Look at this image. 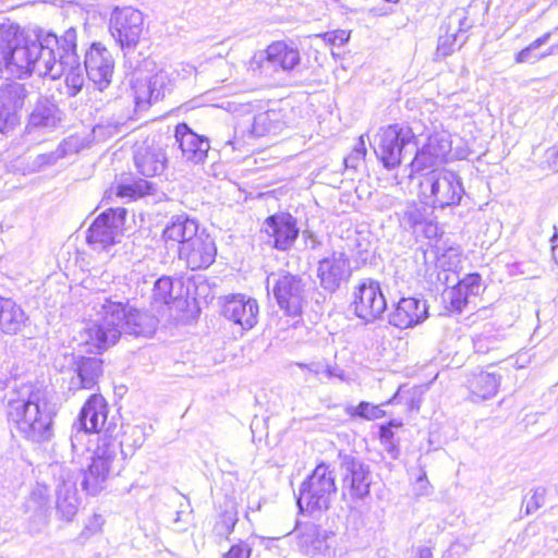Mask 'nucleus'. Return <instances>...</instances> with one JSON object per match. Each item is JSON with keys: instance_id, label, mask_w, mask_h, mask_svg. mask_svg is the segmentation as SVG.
<instances>
[{"instance_id": "28", "label": "nucleus", "mask_w": 558, "mask_h": 558, "mask_svg": "<svg viewBox=\"0 0 558 558\" xmlns=\"http://www.w3.org/2000/svg\"><path fill=\"white\" fill-rule=\"evenodd\" d=\"M62 112L58 106L46 97H40L28 116L26 130H51L61 122Z\"/></svg>"}, {"instance_id": "31", "label": "nucleus", "mask_w": 558, "mask_h": 558, "mask_svg": "<svg viewBox=\"0 0 558 558\" xmlns=\"http://www.w3.org/2000/svg\"><path fill=\"white\" fill-rule=\"evenodd\" d=\"M500 379L501 376L496 373L477 369L469 376L468 388L474 397L487 400L497 393Z\"/></svg>"}, {"instance_id": "55", "label": "nucleus", "mask_w": 558, "mask_h": 558, "mask_svg": "<svg viewBox=\"0 0 558 558\" xmlns=\"http://www.w3.org/2000/svg\"><path fill=\"white\" fill-rule=\"evenodd\" d=\"M302 236L305 241V244L308 245L311 250H315L320 245L319 239L311 230H304L302 232Z\"/></svg>"}, {"instance_id": "19", "label": "nucleus", "mask_w": 558, "mask_h": 558, "mask_svg": "<svg viewBox=\"0 0 558 558\" xmlns=\"http://www.w3.org/2000/svg\"><path fill=\"white\" fill-rule=\"evenodd\" d=\"M174 138L182 159L192 165H202L208 157L209 140L195 133L186 123H179L174 130Z\"/></svg>"}, {"instance_id": "16", "label": "nucleus", "mask_w": 558, "mask_h": 558, "mask_svg": "<svg viewBox=\"0 0 558 558\" xmlns=\"http://www.w3.org/2000/svg\"><path fill=\"white\" fill-rule=\"evenodd\" d=\"M113 69L111 52L101 44L94 43L85 53L84 70L98 90L102 92L110 85Z\"/></svg>"}, {"instance_id": "42", "label": "nucleus", "mask_w": 558, "mask_h": 558, "mask_svg": "<svg viewBox=\"0 0 558 558\" xmlns=\"http://www.w3.org/2000/svg\"><path fill=\"white\" fill-rule=\"evenodd\" d=\"M123 123L106 121L96 124L93 128V136L96 141H106L120 133Z\"/></svg>"}, {"instance_id": "14", "label": "nucleus", "mask_w": 558, "mask_h": 558, "mask_svg": "<svg viewBox=\"0 0 558 558\" xmlns=\"http://www.w3.org/2000/svg\"><path fill=\"white\" fill-rule=\"evenodd\" d=\"M262 232L267 236V243L278 251H289L295 243L300 229L296 218L290 213H276L267 217L263 223Z\"/></svg>"}, {"instance_id": "20", "label": "nucleus", "mask_w": 558, "mask_h": 558, "mask_svg": "<svg viewBox=\"0 0 558 558\" xmlns=\"http://www.w3.org/2000/svg\"><path fill=\"white\" fill-rule=\"evenodd\" d=\"M451 150V144L442 135H432L427 142L414 149L415 156L410 162L412 172H421L444 163Z\"/></svg>"}, {"instance_id": "24", "label": "nucleus", "mask_w": 558, "mask_h": 558, "mask_svg": "<svg viewBox=\"0 0 558 558\" xmlns=\"http://www.w3.org/2000/svg\"><path fill=\"white\" fill-rule=\"evenodd\" d=\"M428 317V306L425 300L418 298H402L389 313V324L399 328H413Z\"/></svg>"}, {"instance_id": "25", "label": "nucleus", "mask_w": 558, "mask_h": 558, "mask_svg": "<svg viewBox=\"0 0 558 558\" xmlns=\"http://www.w3.org/2000/svg\"><path fill=\"white\" fill-rule=\"evenodd\" d=\"M134 163L137 171L146 178L160 175L168 163L166 148L157 143H144L135 149Z\"/></svg>"}, {"instance_id": "13", "label": "nucleus", "mask_w": 558, "mask_h": 558, "mask_svg": "<svg viewBox=\"0 0 558 558\" xmlns=\"http://www.w3.org/2000/svg\"><path fill=\"white\" fill-rule=\"evenodd\" d=\"M351 304L354 314L365 323L375 322L387 308V301L378 281L366 279L354 291Z\"/></svg>"}, {"instance_id": "15", "label": "nucleus", "mask_w": 558, "mask_h": 558, "mask_svg": "<svg viewBox=\"0 0 558 558\" xmlns=\"http://www.w3.org/2000/svg\"><path fill=\"white\" fill-rule=\"evenodd\" d=\"M180 260L191 270L208 268L216 259L217 246L214 238L202 229L191 241L180 245L177 251Z\"/></svg>"}, {"instance_id": "41", "label": "nucleus", "mask_w": 558, "mask_h": 558, "mask_svg": "<svg viewBox=\"0 0 558 558\" xmlns=\"http://www.w3.org/2000/svg\"><path fill=\"white\" fill-rule=\"evenodd\" d=\"M132 88L136 106L150 105L157 101L147 80H136Z\"/></svg>"}, {"instance_id": "60", "label": "nucleus", "mask_w": 558, "mask_h": 558, "mask_svg": "<svg viewBox=\"0 0 558 558\" xmlns=\"http://www.w3.org/2000/svg\"><path fill=\"white\" fill-rule=\"evenodd\" d=\"M484 340L485 339L481 336H478L474 339V347L477 352H484V345H483Z\"/></svg>"}, {"instance_id": "17", "label": "nucleus", "mask_w": 558, "mask_h": 558, "mask_svg": "<svg viewBox=\"0 0 558 558\" xmlns=\"http://www.w3.org/2000/svg\"><path fill=\"white\" fill-rule=\"evenodd\" d=\"M198 220L186 213L172 215L161 232V241L167 248H180V245L191 241L201 233Z\"/></svg>"}, {"instance_id": "7", "label": "nucleus", "mask_w": 558, "mask_h": 558, "mask_svg": "<svg viewBox=\"0 0 558 558\" xmlns=\"http://www.w3.org/2000/svg\"><path fill=\"white\" fill-rule=\"evenodd\" d=\"M121 469V460L117 458V446L111 442H101L88 469L83 472L82 489L87 495H98L105 489L109 475L120 473Z\"/></svg>"}, {"instance_id": "12", "label": "nucleus", "mask_w": 558, "mask_h": 558, "mask_svg": "<svg viewBox=\"0 0 558 558\" xmlns=\"http://www.w3.org/2000/svg\"><path fill=\"white\" fill-rule=\"evenodd\" d=\"M339 468L342 487L354 500H363L369 495L372 474L369 465L353 454L339 453Z\"/></svg>"}, {"instance_id": "56", "label": "nucleus", "mask_w": 558, "mask_h": 558, "mask_svg": "<svg viewBox=\"0 0 558 558\" xmlns=\"http://www.w3.org/2000/svg\"><path fill=\"white\" fill-rule=\"evenodd\" d=\"M379 439L380 441L397 440L395 432L389 426L381 425L379 427Z\"/></svg>"}, {"instance_id": "9", "label": "nucleus", "mask_w": 558, "mask_h": 558, "mask_svg": "<svg viewBox=\"0 0 558 558\" xmlns=\"http://www.w3.org/2000/svg\"><path fill=\"white\" fill-rule=\"evenodd\" d=\"M300 62L299 48L293 43L279 40L271 43L265 50L255 52L250 61V68L265 76H272L278 71L294 70Z\"/></svg>"}, {"instance_id": "57", "label": "nucleus", "mask_w": 558, "mask_h": 558, "mask_svg": "<svg viewBox=\"0 0 558 558\" xmlns=\"http://www.w3.org/2000/svg\"><path fill=\"white\" fill-rule=\"evenodd\" d=\"M420 230L424 231L426 238H433L437 234V226L433 222V216L430 217V221L425 226H422Z\"/></svg>"}, {"instance_id": "22", "label": "nucleus", "mask_w": 558, "mask_h": 558, "mask_svg": "<svg viewBox=\"0 0 558 558\" xmlns=\"http://www.w3.org/2000/svg\"><path fill=\"white\" fill-rule=\"evenodd\" d=\"M470 27L465 15L454 12L440 26L436 54L446 58L460 49L466 41L463 33Z\"/></svg>"}, {"instance_id": "4", "label": "nucleus", "mask_w": 558, "mask_h": 558, "mask_svg": "<svg viewBox=\"0 0 558 558\" xmlns=\"http://www.w3.org/2000/svg\"><path fill=\"white\" fill-rule=\"evenodd\" d=\"M337 493L333 471L326 463L318 464L299 488L296 505L302 513L320 514L330 508Z\"/></svg>"}, {"instance_id": "51", "label": "nucleus", "mask_w": 558, "mask_h": 558, "mask_svg": "<svg viewBox=\"0 0 558 558\" xmlns=\"http://www.w3.org/2000/svg\"><path fill=\"white\" fill-rule=\"evenodd\" d=\"M360 142L361 147L355 148L352 154L343 159V163L347 169H355L366 153L362 137H360Z\"/></svg>"}, {"instance_id": "49", "label": "nucleus", "mask_w": 558, "mask_h": 558, "mask_svg": "<svg viewBox=\"0 0 558 558\" xmlns=\"http://www.w3.org/2000/svg\"><path fill=\"white\" fill-rule=\"evenodd\" d=\"M251 554V545L247 542L240 541L230 547V549L223 555V558H250Z\"/></svg>"}, {"instance_id": "36", "label": "nucleus", "mask_w": 558, "mask_h": 558, "mask_svg": "<svg viewBox=\"0 0 558 558\" xmlns=\"http://www.w3.org/2000/svg\"><path fill=\"white\" fill-rule=\"evenodd\" d=\"M84 146L83 138L76 135H71L64 138L53 151L41 155L40 158L45 163L53 165L59 159L80 153Z\"/></svg>"}, {"instance_id": "47", "label": "nucleus", "mask_w": 558, "mask_h": 558, "mask_svg": "<svg viewBox=\"0 0 558 558\" xmlns=\"http://www.w3.org/2000/svg\"><path fill=\"white\" fill-rule=\"evenodd\" d=\"M88 434H90L89 430L81 429L78 426H75V422L73 423L70 437L73 452L80 453L85 449V439Z\"/></svg>"}, {"instance_id": "21", "label": "nucleus", "mask_w": 558, "mask_h": 558, "mask_svg": "<svg viewBox=\"0 0 558 558\" xmlns=\"http://www.w3.org/2000/svg\"><path fill=\"white\" fill-rule=\"evenodd\" d=\"M299 549L308 556H320L331 558L336 555L331 548L335 535H328L325 530L314 523H305L296 531Z\"/></svg>"}, {"instance_id": "11", "label": "nucleus", "mask_w": 558, "mask_h": 558, "mask_svg": "<svg viewBox=\"0 0 558 558\" xmlns=\"http://www.w3.org/2000/svg\"><path fill=\"white\" fill-rule=\"evenodd\" d=\"M126 209L109 208L93 221L87 230L86 241L94 250H107L119 243L123 234Z\"/></svg>"}, {"instance_id": "10", "label": "nucleus", "mask_w": 558, "mask_h": 558, "mask_svg": "<svg viewBox=\"0 0 558 558\" xmlns=\"http://www.w3.org/2000/svg\"><path fill=\"white\" fill-rule=\"evenodd\" d=\"M109 31L124 56L133 51L144 33V15L133 7H116L109 19Z\"/></svg>"}, {"instance_id": "59", "label": "nucleus", "mask_w": 558, "mask_h": 558, "mask_svg": "<svg viewBox=\"0 0 558 558\" xmlns=\"http://www.w3.org/2000/svg\"><path fill=\"white\" fill-rule=\"evenodd\" d=\"M371 414L368 415L367 420H376L380 418L385 415V412L377 405H373L371 408Z\"/></svg>"}, {"instance_id": "8", "label": "nucleus", "mask_w": 558, "mask_h": 558, "mask_svg": "<svg viewBox=\"0 0 558 558\" xmlns=\"http://www.w3.org/2000/svg\"><path fill=\"white\" fill-rule=\"evenodd\" d=\"M279 305L289 316H299L306 302V283L299 275L288 271L272 272L267 277V288Z\"/></svg>"}, {"instance_id": "38", "label": "nucleus", "mask_w": 558, "mask_h": 558, "mask_svg": "<svg viewBox=\"0 0 558 558\" xmlns=\"http://www.w3.org/2000/svg\"><path fill=\"white\" fill-rule=\"evenodd\" d=\"M550 37L551 33L548 32L545 33L543 36L538 37L537 39H535L534 41H532L527 47H525L524 49L517 53L515 61L518 63H534L539 59L550 56L554 52V48H550L546 52H543L541 54L535 53V50L545 45Z\"/></svg>"}, {"instance_id": "5", "label": "nucleus", "mask_w": 558, "mask_h": 558, "mask_svg": "<svg viewBox=\"0 0 558 558\" xmlns=\"http://www.w3.org/2000/svg\"><path fill=\"white\" fill-rule=\"evenodd\" d=\"M416 148V136L407 124L381 128L374 137V151L386 169H395Z\"/></svg>"}, {"instance_id": "40", "label": "nucleus", "mask_w": 558, "mask_h": 558, "mask_svg": "<svg viewBox=\"0 0 558 558\" xmlns=\"http://www.w3.org/2000/svg\"><path fill=\"white\" fill-rule=\"evenodd\" d=\"M147 81L154 92V98L157 99V101L165 96L166 90H170L171 88V80L168 72L165 70L156 72Z\"/></svg>"}, {"instance_id": "53", "label": "nucleus", "mask_w": 558, "mask_h": 558, "mask_svg": "<svg viewBox=\"0 0 558 558\" xmlns=\"http://www.w3.org/2000/svg\"><path fill=\"white\" fill-rule=\"evenodd\" d=\"M371 408H372L371 403H368L366 401H362L359 403L357 407L348 408L347 413L350 414L351 416H360L362 418L367 420L368 415L372 412Z\"/></svg>"}, {"instance_id": "46", "label": "nucleus", "mask_w": 558, "mask_h": 558, "mask_svg": "<svg viewBox=\"0 0 558 558\" xmlns=\"http://www.w3.org/2000/svg\"><path fill=\"white\" fill-rule=\"evenodd\" d=\"M469 295H477L482 289V278L478 274L465 276L459 283Z\"/></svg>"}, {"instance_id": "37", "label": "nucleus", "mask_w": 558, "mask_h": 558, "mask_svg": "<svg viewBox=\"0 0 558 558\" xmlns=\"http://www.w3.org/2000/svg\"><path fill=\"white\" fill-rule=\"evenodd\" d=\"M238 507L234 501H227L225 508L219 515V520L214 526V532L220 537H228L233 531L238 523Z\"/></svg>"}, {"instance_id": "26", "label": "nucleus", "mask_w": 558, "mask_h": 558, "mask_svg": "<svg viewBox=\"0 0 558 558\" xmlns=\"http://www.w3.org/2000/svg\"><path fill=\"white\" fill-rule=\"evenodd\" d=\"M108 415V405L100 395L90 396L84 403L75 421V426L89 433H99Z\"/></svg>"}, {"instance_id": "58", "label": "nucleus", "mask_w": 558, "mask_h": 558, "mask_svg": "<svg viewBox=\"0 0 558 558\" xmlns=\"http://www.w3.org/2000/svg\"><path fill=\"white\" fill-rule=\"evenodd\" d=\"M414 558H433L432 548L426 546H418L415 549Z\"/></svg>"}, {"instance_id": "2", "label": "nucleus", "mask_w": 558, "mask_h": 558, "mask_svg": "<svg viewBox=\"0 0 558 558\" xmlns=\"http://www.w3.org/2000/svg\"><path fill=\"white\" fill-rule=\"evenodd\" d=\"M56 407L48 392L33 384H24L11 391L7 404L10 426L23 438L41 444L53 435Z\"/></svg>"}, {"instance_id": "43", "label": "nucleus", "mask_w": 558, "mask_h": 558, "mask_svg": "<svg viewBox=\"0 0 558 558\" xmlns=\"http://www.w3.org/2000/svg\"><path fill=\"white\" fill-rule=\"evenodd\" d=\"M20 123V114L0 104V133L13 130Z\"/></svg>"}, {"instance_id": "29", "label": "nucleus", "mask_w": 558, "mask_h": 558, "mask_svg": "<svg viewBox=\"0 0 558 558\" xmlns=\"http://www.w3.org/2000/svg\"><path fill=\"white\" fill-rule=\"evenodd\" d=\"M28 316L12 299L0 298V330L17 335L27 326Z\"/></svg>"}, {"instance_id": "63", "label": "nucleus", "mask_w": 558, "mask_h": 558, "mask_svg": "<svg viewBox=\"0 0 558 558\" xmlns=\"http://www.w3.org/2000/svg\"><path fill=\"white\" fill-rule=\"evenodd\" d=\"M96 532V529L92 530V527L86 526L85 530L82 532V536L87 537Z\"/></svg>"}, {"instance_id": "48", "label": "nucleus", "mask_w": 558, "mask_h": 558, "mask_svg": "<svg viewBox=\"0 0 558 558\" xmlns=\"http://www.w3.org/2000/svg\"><path fill=\"white\" fill-rule=\"evenodd\" d=\"M546 489L544 487H537L533 490V494L525 507V515H530L538 510L545 504Z\"/></svg>"}, {"instance_id": "52", "label": "nucleus", "mask_w": 558, "mask_h": 558, "mask_svg": "<svg viewBox=\"0 0 558 558\" xmlns=\"http://www.w3.org/2000/svg\"><path fill=\"white\" fill-rule=\"evenodd\" d=\"M296 366L301 368L302 371L306 372L305 374V381H310L312 377H315L320 374L323 366L318 362H313L310 364L305 363H296Z\"/></svg>"}, {"instance_id": "27", "label": "nucleus", "mask_w": 558, "mask_h": 558, "mask_svg": "<svg viewBox=\"0 0 558 558\" xmlns=\"http://www.w3.org/2000/svg\"><path fill=\"white\" fill-rule=\"evenodd\" d=\"M73 360L74 375L70 380V390L92 389L102 373V361L97 357L81 356Z\"/></svg>"}, {"instance_id": "35", "label": "nucleus", "mask_w": 558, "mask_h": 558, "mask_svg": "<svg viewBox=\"0 0 558 558\" xmlns=\"http://www.w3.org/2000/svg\"><path fill=\"white\" fill-rule=\"evenodd\" d=\"M282 126L280 113L276 110H267L254 117L252 134L257 137L275 135L282 130Z\"/></svg>"}, {"instance_id": "34", "label": "nucleus", "mask_w": 558, "mask_h": 558, "mask_svg": "<svg viewBox=\"0 0 558 558\" xmlns=\"http://www.w3.org/2000/svg\"><path fill=\"white\" fill-rule=\"evenodd\" d=\"M28 97L26 86L19 82H10L0 86V104L20 114Z\"/></svg>"}, {"instance_id": "3", "label": "nucleus", "mask_w": 558, "mask_h": 558, "mask_svg": "<svg viewBox=\"0 0 558 558\" xmlns=\"http://www.w3.org/2000/svg\"><path fill=\"white\" fill-rule=\"evenodd\" d=\"M98 318L84 327L85 342L98 350L117 343L122 333L150 337L157 328L155 316L122 302L107 300L97 313Z\"/></svg>"}, {"instance_id": "39", "label": "nucleus", "mask_w": 558, "mask_h": 558, "mask_svg": "<svg viewBox=\"0 0 558 558\" xmlns=\"http://www.w3.org/2000/svg\"><path fill=\"white\" fill-rule=\"evenodd\" d=\"M173 281L170 277H161L155 281L151 299L155 304H169L175 296L172 295Z\"/></svg>"}, {"instance_id": "45", "label": "nucleus", "mask_w": 558, "mask_h": 558, "mask_svg": "<svg viewBox=\"0 0 558 558\" xmlns=\"http://www.w3.org/2000/svg\"><path fill=\"white\" fill-rule=\"evenodd\" d=\"M469 294L460 287L457 286L447 293V300L450 303L451 310L462 312L468 304Z\"/></svg>"}, {"instance_id": "54", "label": "nucleus", "mask_w": 558, "mask_h": 558, "mask_svg": "<svg viewBox=\"0 0 558 558\" xmlns=\"http://www.w3.org/2000/svg\"><path fill=\"white\" fill-rule=\"evenodd\" d=\"M391 459H397L400 454L399 440L380 441Z\"/></svg>"}, {"instance_id": "64", "label": "nucleus", "mask_w": 558, "mask_h": 558, "mask_svg": "<svg viewBox=\"0 0 558 558\" xmlns=\"http://www.w3.org/2000/svg\"><path fill=\"white\" fill-rule=\"evenodd\" d=\"M36 498H37V493L36 492H33L29 499L27 500V507L31 508L32 504L36 501Z\"/></svg>"}, {"instance_id": "6", "label": "nucleus", "mask_w": 558, "mask_h": 558, "mask_svg": "<svg viewBox=\"0 0 558 558\" xmlns=\"http://www.w3.org/2000/svg\"><path fill=\"white\" fill-rule=\"evenodd\" d=\"M421 195L434 208L458 206L464 194L461 178L449 170H432L420 182Z\"/></svg>"}, {"instance_id": "23", "label": "nucleus", "mask_w": 558, "mask_h": 558, "mask_svg": "<svg viewBox=\"0 0 558 558\" xmlns=\"http://www.w3.org/2000/svg\"><path fill=\"white\" fill-rule=\"evenodd\" d=\"M258 312L257 301L244 294L227 298L222 307L223 316L244 330H250L257 324Z\"/></svg>"}, {"instance_id": "32", "label": "nucleus", "mask_w": 558, "mask_h": 558, "mask_svg": "<svg viewBox=\"0 0 558 558\" xmlns=\"http://www.w3.org/2000/svg\"><path fill=\"white\" fill-rule=\"evenodd\" d=\"M434 209L428 202H410L401 214L400 223L405 230L417 232L422 226L430 221Z\"/></svg>"}, {"instance_id": "18", "label": "nucleus", "mask_w": 558, "mask_h": 558, "mask_svg": "<svg viewBox=\"0 0 558 558\" xmlns=\"http://www.w3.org/2000/svg\"><path fill=\"white\" fill-rule=\"evenodd\" d=\"M351 275L350 260L343 252H332L318 262L317 276L324 290L332 293Z\"/></svg>"}, {"instance_id": "30", "label": "nucleus", "mask_w": 558, "mask_h": 558, "mask_svg": "<svg viewBox=\"0 0 558 558\" xmlns=\"http://www.w3.org/2000/svg\"><path fill=\"white\" fill-rule=\"evenodd\" d=\"M56 509L58 515L70 522L76 515L80 507L76 485L72 481H62L56 490Z\"/></svg>"}, {"instance_id": "44", "label": "nucleus", "mask_w": 558, "mask_h": 558, "mask_svg": "<svg viewBox=\"0 0 558 558\" xmlns=\"http://www.w3.org/2000/svg\"><path fill=\"white\" fill-rule=\"evenodd\" d=\"M316 37L322 38L327 45L341 47L349 41L350 32L344 29H336L317 34Z\"/></svg>"}, {"instance_id": "1", "label": "nucleus", "mask_w": 558, "mask_h": 558, "mask_svg": "<svg viewBox=\"0 0 558 558\" xmlns=\"http://www.w3.org/2000/svg\"><path fill=\"white\" fill-rule=\"evenodd\" d=\"M76 37L73 27L59 38L50 33L27 34L13 23L0 24V77L24 78L37 73L57 80L65 75L66 94L75 97L85 82Z\"/></svg>"}, {"instance_id": "62", "label": "nucleus", "mask_w": 558, "mask_h": 558, "mask_svg": "<svg viewBox=\"0 0 558 558\" xmlns=\"http://www.w3.org/2000/svg\"><path fill=\"white\" fill-rule=\"evenodd\" d=\"M551 253H553V259L558 265V244L553 246Z\"/></svg>"}, {"instance_id": "33", "label": "nucleus", "mask_w": 558, "mask_h": 558, "mask_svg": "<svg viewBox=\"0 0 558 558\" xmlns=\"http://www.w3.org/2000/svg\"><path fill=\"white\" fill-rule=\"evenodd\" d=\"M146 439L145 427L141 425H129L122 434V439L119 442L102 439L101 442H111L117 446V451L120 450L122 458L121 461L128 457H132L136 449L141 448Z\"/></svg>"}, {"instance_id": "61", "label": "nucleus", "mask_w": 558, "mask_h": 558, "mask_svg": "<svg viewBox=\"0 0 558 558\" xmlns=\"http://www.w3.org/2000/svg\"><path fill=\"white\" fill-rule=\"evenodd\" d=\"M385 426H389L391 429L400 428L402 427L403 423L400 420H390L387 424H384Z\"/></svg>"}, {"instance_id": "50", "label": "nucleus", "mask_w": 558, "mask_h": 558, "mask_svg": "<svg viewBox=\"0 0 558 558\" xmlns=\"http://www.w3.org/2000/svg\"><path fill=\"white\" fill-rule=\"evenodd\" d=\"M414 494L417 497L429 496L433 493V486L427 480L426 473L423 472L417 478L413 487Z\"/></svg>"}]
</instances>
